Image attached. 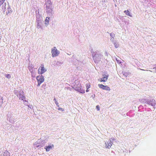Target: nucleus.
Returning <instances> with one entry per match:
<instances>
[{
    "mask_svg": "<svg viewBox=\"0 0 156 156\" xmlns=\"http://www.w3.org/2000/svg\"><path fill=\"white\" fill-rule=\"evenodd\" d=\"M53 147V145L50 144L48 146H45L44 147V148L46 149V151L48 152L51 149H52Z\"/></svg>",
    "mask_w": 156,
    "mask_h": 156,
    "instance_id": "11",
    "label": "nucleus"
},
{
    "mask_svg": "<svg viewBox=\"0 0 156 156\" xmlns=\"http://www.w3.org/2000/svg\"><path fill=\"white\" fill-rule=\"evenodd\" d=\"M88 91H89V90H88V89H87V90H86V92H88Z\"/></svg>",
    "mask_w": 156,
    "mask_h": 156,
    "instance_id": "40",
    "label": "nucleus"
},
{
    "mask_svg": "<svg viewBox=\"0 0 156 156\" xmlns=\"http://www.w3.org/2000/svg\"><path fill=\"white\" fill-rule=\"evenodd\" d=\"M5 77L8 79H10L11 77V75L9 74L5 75Z\"/></svg>",
    "mask_w": 156,
    "mask_h": 156,
    "instance_id": "27",
    "label": "nucleus"
},
{
    "mask_svg": "<svg viewBox=\"0 0 156 156\" xmlns=\"http://www.w3.org/2000/svg\"><path fill=\"white\" fill-rule=\"evenodd\" d=\"M91 97L93 98H94L95 97V95H92Z\"/></svg>",
    "mask_w": 156,
    "mask_h": 156,
    "instance_id": "38",
    "label": "nucleus"
},
{
    "mask_svg": "<svg viewBox=\"0 0 156 156\" xmlns=\"http://www.w3.org/2000/svg\"><path fill=\"white\" fill-rule=\"evenodd\" d=\"M108 77V76L105 75V76L101 78L100 81V82H105L107 81Z\"/></svg>",
    "mask_w": 156,
    "mask_h": 156,
    "instance_id": "15",
    "label": "nucleus"
},
{
    "mask_svg": "<svg viewBox=\"0 0 156 156\" xmlns=\"http://www.w3.org/2000/svg\"><path fill=\"white\" fill-rule=\"evenodd\" d=\"M38 140L39 141V142L40 143V145L41 147H42V145H44L46 143L45 140L41 139H39Z\"/></svg>",
    "mask_w": 156,
    "mask_h": 156,
    "instance_id": "16",
    "label": "nucleus"
},
{
    "mask_svg": "<svg viewBox=\"0 0 156 156\" xmlns=\"http://www.w3.org/2000/svg\"><path fill=\"white\" fill-rule=\"evenodd\" d=\"M146 71H149L151 72H153L152 71H151V70H146Z\"/></svg>",
    "mask_w": 156,
    "mask_h": 156,
    "instance_id": "39",
    "label": "nucleus"
},
{
    "mask_svg": "<svg viewBox=\"0 0 156 156\" xmlns=\"http://www.w3.org/2000/svg\"><path fill=\"white\" fill-rule=\"evenodd\" d=\"M1 36H0V38H1Z\"/></svg>",
    "mask_w": 156,
    "mask_h": 156,
    "instance_id": "45",
    "label": "nucleus"
},
{
    "mask_svg": "<svg viewBox=\"0 0 156 156\" xmlns=\"http://www.w3.org/2000/svg\"><path fill=\"white\" fill-rule=\"evenodd\" d=\"M147 100L148 99H142L139 100V101H140V102L145 104H147Z\"/></svg>",
    "mask_w": 156,
    "mask_h": 156,
    "instance_id": "21",
    "label": "nucleus"
},
{
    "mask_svg": "<svg viewBox=\"0 0 156 156\" xmlns=\"http://www.w3.org/2000/svg\"><path fill=\"white\" fill-rule=\"evenodd\" d=\"M86 87L87 89H88L90 87V85L89 84H87Z\"/></svg>",
    "mask_w": 156,
    "mask_h": 156,
    "instance_id": "32",
    "label": "nucleus"
},
{
    "mask_svg": "<svg viewBox=\"0 0 156 156\" xmlns=\"http://www.w3.org/2000/svg\"><path fill=\"white\" fill-rule=\"evenodd\" d=\"M3 100L2 98L0 97V107L1 106L2 104L3 103Z\"/></svg>",
    "mask_w": 156,
    "mask_h": 156,
    "instance_id": "25",
    "label": "nucleus"
},
{
    "mask_svg": "<svg viewBox=\"0 0 156 156\" xmlns=\"http://www.w3.org/2000/svg\"><path fill=\"white\" fill-rule=\"evenodd\" d=\"M115 140L114 138H111L109 139V141L110 143H112L113 141Z\"/></svg>",
    "mask_w": 156,
    "mask_h": 156,
    "instance_id": "30",
    "label": "nucleus"
},
{
    "mask_svg": "<svg viewBox=\"0 0 156 156\" xmlns=\"http://www.w3.org/2000/svg\"><path fill=\"white\" fill-rule=\"evenodd\" d=\"M124 12L126 14V15L129 16L130 17H132V15L128 10H125L124 11Z\"/></svg>",
    "mask_w": 156,
    "mask_h": 156,
    "instance_id": "19",
    "label": "nucleus"
},
{
    "mask_svg": "<svg viewBox=\"0 0 156 156\" xmlns=\"http://www.w3.org/2000/svg\"><path fill=\"white\" fill-rule=\"evenodd\" d=\"M47 69L44 68V65L42 64L38 69V73L39 74L42 75L45 73Z\"/></svg>",
    "mask_w": 156,
    "mask_h": 156,
    "instance_id": "7",
    "label": "nucleus"
},
{
    "mask_svg": "<svg viewBox=\"0 0 156 156\" xmlns=\"http://www.w3.org/2000/svg\"><path fill=\"white\" fill-rule=\"evenodd\" d=\"M110 35L111 37H112V38H114V37H115V34L113 33H111L110 34Z\"/></svg>",
    "mask_w": 156,
    "mask_h": 156,
    "instance_id": "29",
    "label": "nucleus"
},
{
    "mask_svg": "<svg viewBox=\"0 0 156 156\" xmlns=\"http://www.w3.org/2000/svg\"><path fill=\"white\" fill-rule=\"evenodd\" d=\"M51 56L53 57L57 56L60 53L59 51L58 50L56 47H54L51 49Z\"/></svg>",
    "mask_w": 156,
    "mask_h": 156,
    "instance_id": "6",
    "label": "nucleus"
},
{
    "mask_svg": "<svg viewBox=\"0 0 156 156\" xmlns=\"http://www.w3.org/2000/svg\"><path fill=\"white\" fill-rule=\"evenodd\" d=\"M114 38H111L110 39L111 41H112L113 42Z\"/></svg>",
    "mask_w": 156,
    "mask_h": 156,
    "instance_id": "37",
    "label": "nucleus"
},
{
    "mask_svg": "<svg viewBox=\"0 0 156 156\" xmlns=\"http://www.w3.org/2000/svg\"><path fill=\"white\" fill-rule=\"evenodd\" d=\"M49 17H46L45 20V24L46 27H47L49 24Z\"/></svg>",
    "mask_w": 156,
    "mask_h": 156,
    "instance_id": "18",
    "label": "nucleus"
},
{
    "mask_svg": "<svg viewBox=\"0 0 156 156\" xmlns=\"http://www.w3.org/2000/svg\"><path fill=\"white\" fill-rule=\"evenodd\" d=\"M33 68V66L32 64H29L28 66V68L30 71L32 72V71H33L32 68Z\"/></svg>",
    "mask_w": 156,
    "mask_h": 156,
    "instance_id": "22",
    "label": "nucleus"
},
{
    "mask_svg": "<svg viewBox=\"0 0 156 156\" xmlns=\"http://www.w3.org/2000/svg\"><path fill=\"white\" fill-rule=\"evenodd\" d=\"M149 105L153 106L154 108H155V106L156 105V103L155 100L154 99H152L150 100H148L147 104Z\"/></svg>",
    "mask_w": 156,
    "mask_h": 156,
    "instance_id": "8",
    "label": "nucleus"
},
{
    "mask_svg": "<svg viewBox=\"0 0 156 156\" xmlns=\"http://www.w3.org/2000/svg\"><path fill=\"white\" fill-rule=\"evenodd\" d=\"M31 75L32 76L35 77V76L36 74L35 73L33 72V70L32 71V72H31Z\"/></svg>",
    "mask_w": 156,
    "mask_h": 156,
    "instance_id": "28",
    "label": "nucleus"
},
{
    "mask_svg": "<svg viewBox=\"0 0 156 156\" xmlns=\"http://www.w3.org/2000/svg\"><path fill=\"white\" fill-rule=\"evenodd\" d=\"M153 69H156V72H155L156 73V67H154L153 68Z\"/></svg>",
    "mask_w": 156,
    "mask_h": 156,
    "instance_id": "41",
    "label": "nucleus"
},
{
    "mask_svg": "<svg viewBox=\"0 0 156 156\" xmlns=\"http://www.w3.org/2000/svg\"><path fill=\"white\" fill-rule=\"evenodd\" d=\"M98 86L100 88L102 89L103 90L108 91L110 90V87L108 86H105L102 84H98Z\"/></svg>",
    "mask_w": 156,
    "mask_h": 156,
    "instance_id": "9",
    "label": "nucleus"
},
{
    "mask_svg": "<svg viewBox=\"0 0 156 156\" xmlns=\"http://www.w3.org/2000/svg\"><path fill=\"white\" fill-rule=\"evenodd\" d=\"M40 143L38 140L35 142L33 144V145L34 146V147L35 149L38 148V149H39L41 147V146L40 145Z\"/></svg>",
    "mask_w": 156,
    "mask_h": 156,
    "instance_id": "12",
    "label": "nucleus"
},
{
    "mask_svg": "<svg viewBox=\"0 0 156 156\" xmlns=\"http://www.w3.org/2000/svg\"><path fill=\"white\" fill-rule=\"evenodd\" d=\"M103 58V55L101 53L96 52L93 56V59L95 63L99 62Z\"/></svg>",
    "mask_w": 156,
    "mask_h": 156,
    "instance_id": "4",
    "label": "nucleus"
},
{
    "mask_svg": "<svg viewBox=\"0 0 156 156\" xmlns=\"http://www.w3.org/2000/svg\"><path fill=\"white\" fill-rule=\"evenodd\" d=\"M36 80L38 83L37 86H39L41 84L43 83L44 80V76L42 75L37 76L36 77Z\"/></svg>",
    "mask_w": 156,
    "mask_h": 156,
    "instance_id": "5",
    "label": "nucleus"
},
{
    "mask_svg": "<svg viewBox=\"0 0 156 156\" xmlns=\"http://www.w3.org/2000/svg\"><path fill=\"white\" fill-rule=\"evenodd\" d=\"M155 70V72H156V69H154Z\"/></svg>",
    "mask_w": 156,
    "mask_h": 156,
    "instance_id": "46",
    "label": "nucleus"
},
{
    "mask_svg": "<svg viewBox=\"0 0 156 156\" xmlns=\"http://www.w3.org/2000/svg\"><path fill=\"white\" fill-rule=\"evenodd\" d=\"M36 21H43L41 16L38 14V13L36 15Z\"/></svg>",
    "mask_w": 156,
    "mask_h": 156,
    "instance_id": "14",
    "label": "nucleus"
},
{
    "mask_svg": "<svg viewBox=\"0 0 156 156\" xmlns=\"http://www.w3.org/2000/svg\"><path fill=\"white\" fill-rule=\"evenodd\" d=\"M45 4L46 5V12L51 14L53 13L52 3L50 0H45Z\"/></svg>",
    "mask_w": 156,
    "mask_h": 156,
    "instance_id": "3",
    "label": "nucleus"
},
{
    "mask_svg": "<svg viewBox=\"0 0 156 156\" xmlns=\"http://www.w3.org/2000/svg\"><path fill=\"white\" fill-rule=\"evenodd\" d=\"M122 73L123 75L126 77L127 76L129 75L128 73L127 72H122Z\"/></svg>",
    "mask_w": 156,
    "mask_h": 156,
    "instance_id": "24",
    "label": "nucleus"
},
{
    "mask_svg": "<svg viewBox=\"0 0 156 156\" xmlns=\"http://www.w3.org/2000/svg\"><path fill=\"white\" fill-rule=\"evenodd\" d=\"M12 12V10L10 7L9 6L7 8V11L6 12V14L8 15L9 13H11Z\"/></svg>",
    "mask_w": 156,
    "mask_h": 156,
    "instance_id": "20",
    "label": "nucleus"
},
{
    "mask_svg": "<svg viewBox=\"0 0 156 156\" xmlns=\"http://www.w3.org/2000/svg\"><path fill=\"white\" fill-rule=\"evenodd\" d=\"M112 143H110V142H109L108 143H105V145H106V146H105V147L106 148H110L111 147V146H112Z\"/></svg>",
    "mask_w": 156,
    "mask_h": 156,
    "instance_id": "17",
    "label": "nucleus"
},
{
    "mask_svg": "<svg viewBox=\"0 0 156 156\" xmlns=\"http://www.w3.org/2000/svg\"><path fill=\"white\" fill-rule=\"evenodd\" d=\"M114 44L115 45V48H117L119 47V44L118 43L116 42H114Z\"/></svg>",
    "mask_w": 156,
    "mask_h": 156,
    "instance_id": "26",
    "label": "nucleus"
},
{
    "mask_svg": "<svg viewBox=\"0 0 156 156\" xmlns=\"http://www.w3.org/2000/svg\"><path fill=\"white\" fill-rule=\"evenodd\" d=\"M14 92L19 100L23 101L25 99L26 97L24 96V93L23 90L20 89L15 90Z\"/></svg>",
    "mask_w": 156,
    "mask_h": 156,
    "instance_id": "1",
    "label": "nucleus"
},
{
    "mask_svg": "<svg viewBox=\"0 0 156 156\" xmlns=\"http://www.w3.org/2000/svg\"><path fill=\"white\" fill-rule=\"evenodd\" d=\"M7 119L9 120V121H10V119H9L8 118H7Z\"/></svg>",
    "mask_w": 156,
    "mask_h": 156,
    "instance_id": "43",
    "label": "nucleus"
},
{
    "mask_svg": "<svg viewBox=\"0 0 156 156\" xmlns=\"http://www.w3.org/2000/svg\"><path fill=\"white\" fill-rule=\"evenodd\" d=\"M3 155V156H10L9 153L7 151L4 153Z\"/></svg>",
    "mask_w": 156,
    "mask_h": 156,
    "instance_id": "23",
    "label": "nucleus"
},
{
    "mask_svg": "<svg viewBox=\"0 0 156 156\" xmlns=\"http://www.w3.org/2000/svg\"><path fill=\"white\" fill-rule=\"evenodd\" d=\"M55 103L57 105V106L58 107L59 106V105H58V102L57 101L55 100Z\"/></svg>",
    "mask_w": 156,
    "mask_h": 156,
    "instance_id": "35",
    "label": "nucleus"
},
{
    "mask_svg": "<svg viewBox=\"0 0 156 156\" xmlns=\"http://www.w3.org/2000/svg\"><path fill=\"white\" fill-rule=\"evenodd\" d=\"M54 101H55V100H56V99H55V98H54Z\"/></svg>",
    "mask_w": 156,
    "mask_h": 156,
    "instance_id": "44",
    "label": "nucleus"
},
{
    "mask_svg": "<svg viewBox=\"0 0 156 156\" xmlns=\"http://www.w3.org/2000/svg\"><path fill=\"white\" fill-rule=\"evenodd\" d=\"M140 69V70H145L143 69Z\"/></svg>",
    "mask_w": 156,
    "mask_h": 156,
    "instance_id": "42",
    "label": "nucleus"
},
{
    "mask_svg": "<svg viewBox=\"0 0 156 156\" xmlns=\"http://www.w3.org/2000/svg\"><path fill=\"white\" fill-rule=\"evenodd\" d=\"M82 87L80 82L78 81H76L75 82V84L73 87V88L75 90L83 94L85 93V90L82 88Z\"/></svg>",
    "mask_w": 156,
    "mask_h": 156,
    "instance_id": "2",
    "label": "nucleus"
},
{
    "mask_svg": "<svg viewBox=\"0 0 156 156\" xmlns=\"http://www.w3.org/2000/svg\"><path fill=\"white\" fill-rule=\"evenodd\" d=\"M116 59L118 63L119 64L121 63V61L120 60H118L117 58H116Z\"/></svg>",
    "mask_w": 156,
    "mask_h": 156,
    "instance_id": "36",
    "label": "nucleus"
},
{
    "mask_svg": "<svg viewBox=\"0 0 156 156\" xmlns=\"http://www.w3.org/2000/svg\"><path fill=\"white\" fill-rule=\"evenodd\" d=\"M96 108L97 109V110L98 111H99L100 110V107H99V105H97L96 106Z\"/></svg>",
    "mask_w": 156,
    "mask_h": 156,
    "instance_id": "34",
    "label": "nucleus"
},
{
    "mask_svg": "<svg viewBox=\"0 0 156 156\" xmlns=\"http://www.w3.org/2000/svg\"><path fill=\"white\" fill-rule=\"evenodd\" d=\"M65 90L69 89L70 91L71 90V88H70V87H65Z\"/></svg>",
    "mask_w": 156,
    "mask_h": 156,
    "instance_id": "31",
    "label": "nucleus"
},
{
    "mask_svg": "<svg viewBox=\"0 0 156 156\" xmlns=\"http://www.w3.org/2000/svg\"><path fill=\"white\" fill-rule=\"evenodd\" d=\"M43 21H36V25L37 28L38 29H42Z\"/></svg>",
    "mask_w": 156,
    "mask_h": 156,
    "instance_id": "10",
    "label": "nucleus"
},
{
    "mask_svg": "<svg viewBox=\"0 0 156 156\" xmlns=\"http://www.w3.org/2000/svg\"><path fill=\"white\" fill-rule=\"evenodd\" d=\"M6 3H4L2 4L1 6V10H2L3 12H5V11L6 10Z\"/></svg>",
    "mask_w": 156,
    "mask_h": 156,
    "instance_id": "13",
    "label": "nucleus"
},
{
    "mask_svg": "<svg viewBox=\"0 0 156 156\" xmlns=\"http://www.w3.org/2000/svg\"><path fill=\"white\" fill-rule=\"evenodd\" d=\"M58 110H60V111H62V112H63V111H64V109L62 108H58Z\"/></svg>",
    "mask_w": 156,
    "mask_h": 156,
    "instance_id": "33",
    "label": "nucleus"
}]
</instances>
